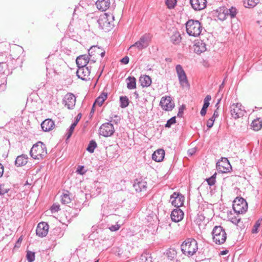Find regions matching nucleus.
<instances>
[{
	"label": "nucleus",
	"mask_w": 262,
	"mask_h": 262,
	"mask_svg": "<svg viewBox=\"0 0 262 262\" xmlns=\"http://www.w3.org/2000/svg\"><path fill=\"white\" fill-rule=\"evenodd\" d=\"M181 249L185 255L191 256L198 250V243L195 239L188 238L182 243Z\"/></svg>",
	"instance_id": "obj_1"
},
{
	"label": "nucleus",
	"mask_w": 262,
	"mask_h": 262,
	"mask_svg": "<svg viewBox=\"0 0 262 262\" xmlns=\"http://www.w3.org/2000/svg\"><path fill=\"white\" fill-rule=\"evenodd\" d=\"M186 31L190 36L196 37L200 35L203 27L198 20L189 19L186 23Z\"/></svg>",
	"instance_id": "obj_2"
},
{
	"label": "nucleus",
	"mask_w": 262,
	"mask_h": 262,
	"mask_svg": "<svg viewBox=\"0 0 262 262\" xmlns=\"http://www.w3.org/2000/svg\"><path fill=\"white\" fill-rule=\"evenodd\" d=\"M47 154L46 145L39 141L33 145L30 150V155L34 159H41Z\"/></svg>",
	"instance_id": "obj_3"
},
{
	"label": "nucleus",
	"mask_w": 262,
	"mask_h": 262,
	"mask_svg": "<svg viewBox=\"0 0 262 262\" xmlns=\"http://www.w3.org/2000/svg\"><path fill=\"white\" fill-rule=\"evenodd\" d=\"M213 241L219 245L224 243L227 236L226 233L222 227L215 226L212 232Z\"/></svg>",
	"instance_id": "obj_4"
},
{
	"label": "nucleus",
	"mask_w": 262,
	"mask_h": 262,
	"mask_svg": "<svg viewBox=\"0 0 262 262\" xmlns=\"http://www.w3.org/2000/svg\"><path fill=\"white\" fill-rule=\"evenodd\" d=\"M248 209V205L243 198H236L233 202V209L235 213L242 214Z\"/></svg>",
	"instance_id": "obj_5"
},
{
	"label": "nucleus",
	"mask_w": 262,
	"mask_h": 262,
	"mask_svg": "<svg viewBox=\"0 0 262 262\" xmlns=\"http://www.w3.org/2000/svg\"><path fill=\"white\" fill-rule=\"evenodd\" d=\"M111 19H114V16L112 14H104L99 17L97 22L102 29L108 30L112 26Z\"/></svg>",
	"instance_id": "obj_6"
},
{
	"label": "nucleus",
	"mask_w": 262,
	"mask_h": 262,
	"mask_svg": "<svg viewBox=\"0 0 262 262\" xmlns=\"http://www.w3.org/2000/svg\"><path fill=\"white\" fill-rule=\"evenodd\" d=\"M160 106L165 111H171L174 108L175 105L170 96L162 97L160 102Z\"/></svg>",
	"instance_id": "obj_7"
},
{
	"label": "nucleus",
	"mask_w": 262,
	"mask_h": 262,
	"mask_svg": "<svg viewBox=\"0 0 262 262\" xmlns=\"http://www.w3.org/2000/svg\"><path fill=\"white\" fill-rule=\"evenodd\" d=\"M230 112L232 117L234 119H237L244 116L245 110L241 103H233L230 106Z\"/></svg>",
	"instance_id": "obj_8"
},
{
	"label": "nucleus",
	"mask_w": 262,
	"mask_h": 262,
	"mask_svg": "<svg viewBox=\"0 0 262 262\" xmlns=\"http://www.w3.org/2000/svg\"><path fill=\"white\" fill-rule=\"evenodd\" d=\"M99 131L100 135L107 137L114 134L115 129L113 125L108 122L102 124L99 128Z\"/></svg>",
	"instance_id": "obj_9"
},
{
	"label": "nucleus",
	"mask_w": 262,
	"mask_h": 262,
	"mask_svg": "<svg viewBox=\"0 0 262 262\" xmlns=\"http://www.w3.org/2000/svg\"><path fill=\"white\" fill-rule=\"evenodd\" d=\"M216 168L219 172L227 173L231 170L232 167L228 160L226 158H224L222 159L221 161H219L216 163Z\"/></svg>",
	"instance_id": "obj_10"
},
{
	"label": "nucleus",
	"mask_w": 262,
	"mask_h": 262,
	"mask_svg": "<svg viewBox=\"0 0 262 262\" xmlns=\"http://www.w3.org/2000/svg\"><path fill=\"white\" fill-rule=\"evenodd\" d=\"M149 36L147 35H144L141 36L140 40L136 42L134 45L130 47V49L135 47L138 50H141L146 48L149 45Z\"/></svg>",
	"instance_id": "obj_11"
},
{
	"label": "nucleus",
	"mask_w": 262,
	"mask_h": 262,
	"mask_svg": "<svg viewBox=\"0 0 262 262\" xmlns=\"http://www.w3.org/2000/svg\"><path fill=\"white\" fill-rule=\"evenodd\" d=\"M76 74L77 77L82 80L88 81L91 79L90 77V69L89 67L78 68Z\"/></svg>",
	"instance_id": "obj_12"
},
{
	"label": "nucleus",
	"mask_w": 262,
	"mask_h": 262,
	"mask_svg": "<svg viewBox=\"0 0 262 262\" xmlns=\"http://www.w3.org/2000/svg\"><path fill=\"white\" fill-rule=\"evenodd\" d=\"M170 200L172 205L179 208L183 205L184 198L181 194L174 192L170 196Z\"/></svg>",
	"instance_id": "obj_13"
},
{
	"label": "nucleus",
	"mask_w": 262,
	"mask_h": 262,
	"mask_svg": "<svg viewBox=\"0 0 262 262\" xmlns=\"http://www.w3.org/2000/svg\"><path fill=\"white\" fill-rule=\"evenodd\" d=\"M49 230V225L47 223L41 222L39 223L37 227L36 230V234L41 237L46 236Z\"/></svg>",
	"instance_id": "obj_14"
},
{
	"label": "nucleus",
	"mask_w": 262,
	"mask_h": 262,
	"mask_svg": "<svg viewBox=\"0 0 262 262\" xmlns=\"http://www.w3.org/2000/svg\"><path fill=\"white\" fill-rule=\"evenodd\" d=\"M63 102L68 109H73L75 105L76 97L73 94L68 93L65 96Z\"/></svg>",
	"instance_id": "obj_15"
},
{
	"label": "nucleus",
	"mask_w": 262,
	"mask_h": 262,
	"mask_svg": "<svg viewBox=\"0 0 262 262\" xmlns=\"http://www.w3.org/2000/svg\"><path fill=\"white\" fill-rule=\"evenodd\" d=\"M206 0H190L192 8L195 10H201L206 6Z\"/></svg>",
	"instance_id": "obj_16"
},
{
	"label": "nucleus",
	"mask_w": 262,
	"mask_h": 262,
	"mask_svg": "<svg viewBox=\"0 0 262 262\" xmlns=\"http://www.w3.org/2000/svg\"><path fill=\"white\" fill-rule=\"evenodd\" d=\"M170 216L172 221L179 222L183 219L184 213L180 209L176 208L171 212Z\"/></svg>",
	"instance_id": "obj_17"
},
{
	"label": "nucleus",
	"mask_w": 262,
	"mask_h": 262,
	"mask_svg": "<svg viewBox=\"0 0 262 262\" xmlns=\"http://www.w3.org/2000/svg\"><path fill=\"white\" fill-rule=\"evenodd\" d=\"M133 187L137 192L146 191L147 189V183L142 180L137 179L133 185Z\"/></svg>",
	"instance_id": "obj_18"
},
{
	"label": "nucleus",
	"mask_w": 262,
	"mask_h": 262,
	"mask_svg": "<svg viewBox=\"0 0 262 262\" xmlns=\"http://www.w3.org/2000/svg\"><path fill=\"white\" fill-rule=\"evenodd\" d=\"M54 126V122L51 119H46L41 124V128L44 132H49L52 130Z\"/></svg>",
	"instance_id": "obj_19"
},
{
	"label": "nucleus",
	"mask_w": 262,
	"mask_h": 262,
	"mask_svg": "<svg viewBox=\"0 0 262 262\" xmlns=\"http://www.w3.org/2000/svg\"><path fill=\"white\" fill-rule=\"evenodd\" d=\"M76 62L78 68L86 67L87 64L89 63V57L86 55H80L77 58Z\"/></svg>",
	"instance_id": "obj_20"
},
{
	"label": "nucleus",
	"mask_w": 262,
	"mask_h": 262,
	"mask_svg": "<svg viewBox=\"0 0 262 262\" xmlns=\"http://www.w3.org/2000/svg\"><path fill=\"white\" fill-rule=\"evenodd\" d=\"M176 70L180 82H188L185 72L182 67L180 64H178L176 66Z\"/></svg>",
	"instance_id": "obj_21"
},
{
	"label": "nucleus",
	"mask_w": 262,
	"mask_h": 262,
	"mask_svg": "<svg viewBox=\"0 0 262 262\" xmlns=\"http://www.w3.org/2000/svg\"><path fill=\"white\" fill-rule=\"evenodd\" d=\"M165 151L163 149H159L155 151L152 155V159L156 162H161L164 157Z\"/></svg>",
	"instance_id": "obj_22"
},
{
	"label": "nucleus",
	"mask_w": 262,
	"mask_h": 262,
	"mask_svg": "<svg viewBox=\"0 0 262 262\" xmlns=\"http://www.w3.org/2000/svg\"><path fill=\"white\" fill-rule=\"evenodd\" d=\"M97 8L102 11L107 10L110 5V0H98L96 2Z\"/></svg>",
	"instance_id": "obj_23"
},
{
	"label": "nucleus",
	"mask_w": 262,
	"mask_h": 262,
	"mask_svg": "<svg viewBox=\"0 0 262 262\" xmlns=\"http://www.w3.org/2000/svg\"><path fill=\"white\" fill-rule=\"evenodd\" d=\"M216 12L217 13V17L219 19L223 21L227 18V17L228 16V15H227L228 11H227V8H226L225 7H222L219 8L217 10Z\"/></svg>",
	"instance_id": "obj_24"
},
{
	"label": "nucleus",
	"mask_w": 262,
	"mask_h": 262,
	"mask_svg": "<svg viewBox=\"0 0 262 262\" xmlns=\"http://www.w3.org/2000/svg\"><path fill=\"white\" fill-rule=\"evenodd\" d=\"M194 50L195 52L200 54L206 50V44L203 41H199L194 45Z\"/></svg>",
	"instance_id": "obj_25"
},
{
	"label": "nucleus",
	"mask_w": 262,
	"mask_h": 262,
	"mask_svg": "<svg viewBox=\"0 0 262 262\" xmlns=\"http://www.w3.org/2000/svg\"><path fill=\"white\" fill-rule=\"evenodd\" d=\"M28 157L26 155H21L18 156L15 160V163L17 167L22 166L25 165L27 163Z\"/></svg>",
	"instance_id": "obj_26"
},
{
	"label": "nucleus",
	"mask_w": 262,
	"mask_h": 262,
	"mask_svg": "<svg viewBox=\"0 0 262 262\" xmlns=\"http://www.w3.org/2000/svg\"><path fill=\"white\" fill-rule=\"evenodd\" d=\"M107 93L103 92L102 94L99 96L95 100L94 103L93 104V107H95L96 104H98L100 106H101L105 100L107 98Z\"/></svg>",
	"instance_id": "obj_27"
},
{
	"label": "nucleus",
	"mask_w": 262,
	"mask_h": 262,
	"mask_svg": "<svg viewBox=\"0 0 262 262\" xmlns=\"http://www.w3.org/2000/svg\"><path fill=\"white\" fill-rule=\"evenodd\" d=\"M181 36L180 33L178 31H174L170 37L171 41L174 44H178L181 41Z\"/></svg>",
	"instance_id": "obj_28"
},
{
	"label": "nucleus",
	"mask_w": 262,
	"mask_h": 262,
	"mask_svg": "<svg viewBox=\"0 0 262 262\" xmlns=\"http://www.w3.org/2000/svg\"><path fill=\"white\" fill-rule=\"evenodd\" d=\"M102 51V50L97 46H92L89 50V55L90 57H92L93 56H96L97 55H99L100 51Z\"/></svg>",
	"instance_id": "obj_29"
},
{
	"label": "nucleus",
	"mask_w": 262,
	"mask_h": 262,
	"mask_svg": "<svg viewBox=\"0 0 262 262\" xmlns=\"http://www.w3.org/2000/svg\"><path fill=\"white\" fill-rule=\"evenodd\" d=\"M238 215L239 214L236 213V215H233V214L230 212L228 214V220L233 224L237 225L241 220V218L239 217Z\"/></svg>",
	"instance_id": "obj_30"
},
{
	"label": "nucleus",
	"mask_w": 262,
	"mask_h": 262,
	"mask_svg": "<svg viewBox=\"0 0 262 262\" xmlns=\"http://www.w3.org/2000/svg\"><path fill=\"white\" fill-rule=\"evenodd\" d=\"M140 262H152L150 254L146 252H144L140 256Z\"/></svg>",
	"instance_id": "obj_31"
},
{
	"label": "nucleus",
	"mask_w": 262,
	"mask_h": 262,
	"mask_svg": "<svg viewBox=\"0 0 262 262\" xmlns=\"http://www.w3.org/2000/svg\"><path fill=\"white\" fill-rule=\"evenodd\" d=\"M251 126L254 130H258L262 127V121L259 118L255 119L252 121Z\"/></svg>",
	"instance_id": "obj_32"
},
{
	"label": "nucleus",
	"mask_w": 262,
	"mask_h": 262,
	"mask_svg": "<svg viewBox=\"0 0 262 262\" xmlns=\"http://www.w3.org/2000/svg\"><path fill=\"white\" fill-rule=\"evenodd\" d=\"M120 105V106L121 108H125L129 104V100L127 96H120L119 99Z\"/></svg>",
	"instance_id": "obj_33"
},
{
	"label": "nucleus",
	"mask_w": 262,
	"mask_h": 262,
	"mask_svg": "<svg viewBox=\"0 0 262 262\" xmlns=\"http://www.w3.org/2000/svg\"><path fill=\"white\" fill-rule=\"evenodd\" d=\"M61 201L63 204H68L71 203V199L70 197L69 192L68 191L63 193V195L61 196Z\"/></svg>",
	"instance_id": "obj_34"
},
{
	"label": "nucleus",
	"mask_w": 262,
	"mask_h": 262,
	"mask_svg": "<svg viewBox=\"0 0 262 262\" xmlns=\"http://www.w3.org/2000/svg\"><path fill=\"white\" fill-rule=\"evenodd\" d=\"M259 3V0H244V3L246 7H255Z\"/></svg>",
	"instance_id": "obj_35"
},
{
	"label": "nucleus",
	"mask_w": 262,
	"mask_h": 262,
	"mask_svg": "<svg viewBox=\"0 0 262 262\" xmlns=\"http://www.w3.org/2000/svg\"><path fill=\"white\" fill-rule=\"evenodd\" d=\"M97 147V143L94 140H91L86 148V150L90 153H93Z\"/></svg>",
	"instance_id": "obj_36"
},
{
	"label": "nucleus",
	"mask_w": 262,
	"mask_h": 262,
	"mask_svg": "<svg viewBox=\"0 0 262 262\" xmlns=\"http://www.w3.org/2000/svg\"><path fill=\"white\" fill-rule=\"evenodd\" d=\"M227 15L229 16L231 18H234L237 13V10L236 8L231 7L230 8H227Z\"/></svg>",
	"instance_id": "obj_37"
},
{
	"label": "nucleus",
	"mask_w": 262,
	"mask_h": 262,
	"mask_svg": "<svg viewBox=\"0 0 262 262\" xmlns=\"http://www.w3.org/2000/svg\"><path fill=\"white\" fill-rule=\"evenodd\" d=\"M28 262H33L35 259V253L32 251H27L26 255Z\"/></svg>",
	"instance_id": "obj_38"
},
{
	"label": "nucleus",
	"mask_w": 262,
	"mask_h": 262,
	"mask_svg": "<svg viewBox=\"0 0 262 262\" xmlns=\"http://www.w3.org/2000/svg\"><path fill=\"white\" fill-rule=\"evenodd\" d=\"M262 222V219H259L258 220V221L255 223V225H254L253 228H252V232L253 233H256L258 232V228L259 227L260 224H261V223Z\"/></svg>",
	"instance_id": "obj_39"
},
{
	"label": "nucleus",
	"mask_w": 262,
	"mask_h": 262,
	"mask_svg": "<svg viewBox=\"0 0 262 262\" xmlns=\"http://www.w3.org/2000/svg\"><path fill=\"white\" fill-rule=\"evenodd\" d=\"M139 82H151V79L148 75H143L140 77Z\"/></svg>",
	"instance_id": "obj_40"
},
{
	"label": "nucleus",
	"mask_w": 262,
	"mask_h": 262,
	"mask_svg": "<svg viewBox=\"0 0 262 262\" xmlns=\"http://www.w3.org/2000/svg\"><path fill=\"white\" fill-rule=\"evenodd\" d=\"M176 0H166L165 3L167 7L169 9L173 8L176 4Z\"/></svg>",
	"instance_id": "obj_41"
},
{
	"label": "nucleus",
	"mask_w": 262,
	"mask_h": 262,
	"mask_svg": "<svg viewBox=\"0 0 262 262\" xmlns=\"http://www.w3.org/2000/svg\"><path fill=\"white\" fill-rule=\"evenodd\" d=\"M176 122V117H173L167 121L165 126V127L169 128L172 124H174Z\"/></svg>",
	"instance_id": "obj_42"
},
{
	"label": "nucleus",
	"mask_w": 262,
	"mask_h": 262,
	"mask_svg": "<svg viewBox=\"0 0 262 262\" xmlns=\"http://www.w3.org/2000/svg\"><path fill=\"white\" fill-rule=\"evenodd\" d=\"M211 97L210 95H207L204 100V104L203 107L208 108L210 103L209 101L211 100Z\"/></svg>",
	"instance_id": "obj_43"
},
{
	"label": "nucleus",
	"mask_w": 262,
	"mask_h": 262,
	"mask_svg": "<svg viewBox=\"0 0 262 262\" xmlns=\"http://www.w3.org/2000/svg\"><path fill=\"white\" fill-rule=\"evenodd\" d=\"M207 181L209 185L212 186L214 185L215 182V174H213L210 178L207 179Z\"/></svg>",
	"instance_id": "obj_44"
},
{
	"label": "nucleus",
	"mask_w": 262,
	"mask_h": 262,
	"mask_svg": "<svg viewBox=\"0 0 262 262\" xmlns=\"http://www.w3.org/2000/svg\"><path fill=\"white\" fill-rule=\"evenodd\" d=\"M9 189L5 188L4 184H0V195H3L7 193Z\"/></svg>",
	"instance_id": "obj_45"
},
{
	"label": "nucleus",
	"mask_w": 262,
	"mask_h": 262,
	"mask_svg": "<svg viewBox=\"0 0 262 262\" xmlns=\"http://www.w3.org/2000/svg\"><path fill=\"white\" fill-rule=\"evenodd\" d=\"M75 127L73 126L72 125H71L70 127L69 128V129L68 131V133H67V139L70 138L71 137V136H72Z\"/></svg>",
	"instance_id": "obj_46"
},
{
	"label": "nucleus",
	"mask_w": 262,
	"mask_h": 262,
	"mask_svg": "<svg viewBox=\"0 0 262 262\" xmlns=\"http://www.w3.org/2000/svg\"><path fill=\"white\" fill-rule=\"evenodd\" d=\"M120 225L116 224L115 225H112L109 227V229L112 231H116L120 228Z\"/></svg>",
	"instance_id": "obj_47"
},
{
	"label": "nucleus",
	"mask_w": 262,
	"mask_h": 262,
	"mask_svg": "<svg viewBox=\"0 0 262 262\" xmlns=\"http://www.w3.org/2000/svg\"><path fill=\"white\" fill-rule=\"evenodd\" d=\"M185 107V106L184 105H182L181 107H179V112L178 113V116L181 117L183 116V111Z\"/></svg>",
	"instance_id": "obj_48"
},
{
	"label": "nucleus",
	"mask_w": 262,
	"mask_h": 262,
	"mask_svg": "<svg viewBox=\"0 0 262 262\" xmlns=\"http://www.w3.org/2000/svg\"><path fill=\"white\" fill-rule=\"evenodd\" d=\"M59 207L60 206L58 205H53L51 209L52 212H55L58 211L60 209Z\"/></svg>",
	"instance_id": "obj_49"
},
{
	"label": "nucleus",
	"mask_w": 262,
	"mask_h": 262,
	"mask_svg": "<svg viewBox=\"0 0 262 262\" xmlns=\"http://www.w3.org/2000/svg\"><path fill=\"white\" fill-rule=\"evenodd\" d=\"M214 122V119H209L207 122V126L210 128L212 127Z\"/></svg>",
	"instance_id": "obj_50"
},
{
	"label": "nucleus",
	"mask_w": 262,
	"mask_h": 262,
	"mask_svg": "<svg viewBox=\"0 0 262 262\" xmlns=\"http://www.w3.org/2000/svg\"><path fill=\"white\" fill-rule=\"evenodd\" d=\"M127 87L128 89H134L136 88V83H127Z\"/></svg>",
	"instance_id": "obj_51"
},
{
	"label": "nucleus",
	"mask_w": 262,
	"mask_h": 262,
	"mask_svg": "<svg viewBox=\"0 0 262 262\" xmlns=\"http://www.w3.org/2000/svg\"><path fill=\"white\" fill-rule=\"evenodd\" d=\"M129 59L128 56H125L121 59V62L123 64H127L129 62Z\"/></svg>",
	"instance_id": "obj_52"
},
{
	"label": "nucleus",
	"mask_w": 262,
	"mask_h": 262,
	"mask_svg": "<svg viewBox=\"0 0 262 262\" xmlns=\"http://www.w3.org/2000/svg\"><path fill=\"white\" fill-rule=\"evenodd\" d=\"M6 66L4 62H0V74L4 73V67Z\"/></svg>",
	"instance_id": "obj_53"
},
{
	"label": "nucleus",
	"mask_w": 262,
	"mask_h": 262,
	"mask_svg": "<svg viewBox=\"0 0 262 262\" xmlns=\"http://www.w3.org/2000/svg\"><path fill=\"white\" fill-rule=\"evenodd\" d=\"M113 118V121L115 124H117L120 120V118L117 115H114Z\"/></svg>",
	"instance_id": "obj_54"
},
{
	"label": "nucleus",
	"mask_w": 262,
	"mask_h": 262,
	"mask_svg": "<svg viewBox=\"0 0 262 262\" xmlns=\"http://www.w3.org/2000/svg\"><path fill=\"white\" fill-rule=\"evenodd\" d=\"M207 109V108H206V107H202L201 112H200V114L202 116H205V114H206Z\"/></svg>",
	"instance_id": "obj_55"
},
{
	"label": "nucleus",
	"mask_w": 262,
	"mask_h": 262,
	"mask_svg": "<svg viewBox=\"0 0 262 262\" xmlns=\"http://www.w3.org/2000/svg\"><path fill=\"white\" fill-rule=\"evenodd\" d=\"M127 80H128V82H136V79L134 77L129 76L126 79Z\"/></svg>",
	"instance_id": "obj_56"
},
{
	"label": "nucleus",
	"mask_w": 262,
	"mask_h": 262,
	"mask_svg": "<svg viewBox=\"0 0 262 262\" xmlns=\"http://www.w3.org/2000/svg\"><path fill=\"white\" fill-rule=\"evenodd\" d=\"M181 85L183 88L186 87L187 89H188L189 88V83L186 82V83H180Z\"/></svg>",
	"instance_id": "obj_57"
},
{
	"label": "nucleus",
	"mask_w": 262,
	"mask_h": 262,
	"mask_svg": "<svg viewBox=\"0 0 262 262\" xmlns=\"http://www.w3.org/2000/svg\"><path fill=\"white\" fill-rule=\"evenodd\" d=\"M219 116V113L217 110H215L213 113L212 117L210 119H215Z\"/></svg>",
	"instance_id": "obj_58"
},
{
	"label": "nucleus",
	"mask_w": 262,
	"mask_h": 262,
	"mask_svg": "<svg viewBox=\"0 0 262 262\" xmlns=\"http://www.w3.org/2000/svg\"><path fill=\"white\" fill-rule=\"evenodd\" d=\"M151 83H141V86L142 88H145V87H148L150 85Z\"/></svg>",
	"instance_id": "obj_59"
},
{
	"label": "nucleus",
	"mask_w": 262,
	"mask_h": 262,
	"mask_svg": "<svg viewBox=\"0 0 262 262\" xmlns=\"http://www.w3.org/2000/svg\"><path fill=\"white\" fill-rule=\"evenodd\" d=\"M195 152V150L194 148L189 149L188 150V154L189 155L192 156L193 155Z\"/></svg>",
	"instance_id": "obj_60"
},
{
	"label": "nucleus",
	"mask_w": 262,
	"mask_h": 262,
	"mask_svg": "<svg viewBox=\"0 0 262 262\" xmlns=\"http://www.w3.org/2000/svg\"><path fill=\"white\" fill-rule=\"evenodd\" d=\"M4 173V166L0 163V178H1Z\"/></svg>",
	"instance_id": "obj_61"
},
{
	"label": "nucleus",
	"mask_w": 262,
	"mask_h": 262,
	"mask_svg": "<svg viewBox=\"0 0 262 262\" xmlns=\"http://www.w3.org/2000/svg\"><path fill=\"white\" fill-rule=\"evenodd\" d=\"M81 114L80 113H79L76 116L75 121H76V122L78 123L79 122V121L80 120V119H81Z\"/></svg>",
	"instance_id": "obj_62"
},
{
	"label": "nucleus",
	"mask_w": 262,
	"mask_h": 262,
	"mask_svg": "<svg viewBox=\"0 0 262 262\" xmlns=\"http://www.w3.org/2000/svg\"><path fill=\"white\" fill-rule=\"evenodd\" d=\"M21 241H22V238H21V237H19V238H18V239L17 240V241L16 243V245H15V247H19L18 245H20V243H21Z\"/></svg>",
	"instance_id": "obj_63"
},
{
	"label": "nucleus",
	"mask_w": 262,
	"mask_h": 262,
	"mask_svg": "<svg viewBox=\"0 0 262 262\" xmlns=\"http://www.w3.org/2000/svg\"><path fill=\"white\" fill-rule=\"evenodd\" d=\"M105 52L104 51H103L102 52L100 51L99 55H100L101 57H103L105 55Z\"/></svg>",
	"instance_id": "obj_64"
}]
</instances>
